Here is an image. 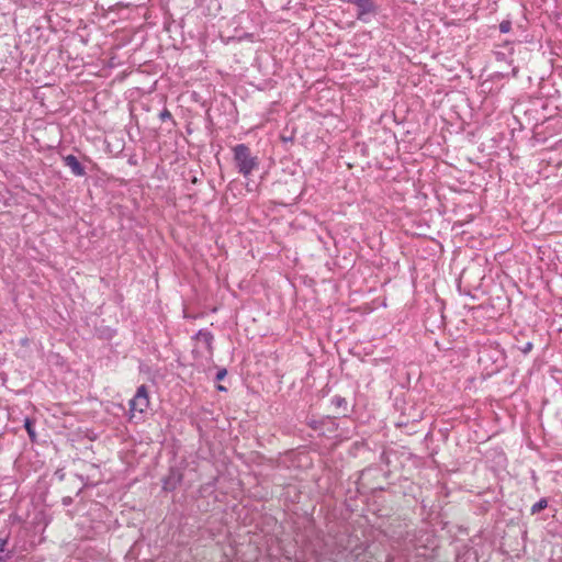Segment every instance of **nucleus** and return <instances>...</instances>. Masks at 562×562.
<instances>
[{"instance_id":"10","label":"nucleus","mask_w":562,"mask_h":562,"mask_svg":"<svg viewBox=\"0 0 562 562\" xmlns=\"http://www.w3.org/2000/svg\"><path fill=\"white\" fill-rule=\"evenodd\" d=\"M159 119L161 121H170L172 123V125H176V122L172 117L171 112L166 108L159 113Z\"/></svg>"},{"instance_id":"15","label":"nucleus","mask_w":562,"mask_h":562,"mask_svg":"<svg viewBox=\"0 0 562 562\" xmlns=\"http://www.w3.org/2000/svg\"><path fill=\"white\" fill-rule=\"evenodd\" d=\"M165 488H169V480L165 481Z\"/></svg>"},{"instance_id":"5","label":"nucleus","mask_w":562,"mask_h":562,"mask_svg":"<svg viewBox=\"0 0 562 562\" xmlns=\"http://www.w3.org/2000/svg\"><path fill=\"white\" fill-rule=\"evenodd\" d=\"M65 166L69 167L71 172L77 177L86 176V169L74 155H67L63 158Z\"/></svg>"},{"instance_id":"11","label":"nucleus","mask_w":562,"mask_h":562,"mask_svg":"<svg viewBox=\"0 0 562 562\" xmlns=\"http://www.w3.org/2000/svg\"><path fill=\"white\" fill-rule=\"evenodd\" d=\"M512 29V22L509 20H504L499 23L501 33H508Z\"/></svg>"},{"instance_id":"3","label":"nucleus","mask_w":562,"mask_h":562,"mask_svg":"<svg viewBox=\"0 0 562 562\" xmlns=\"http://www.w3.org/2000/svg\"><path fill=\"white\" fill-rule=\"evenodd\" d=\"M213 334L206 329H200L194 336L192 355L196 361L211 360L213 357Z\"/></svg>"},{"instance_id":"6","label":"nucleus","mask_w":562,"mask_h":562,"mask_svg":"<svg viewBox=\"0 0 562 562\" xmlns=\"http://www.w3.org/2000/svg\"><path fill=\"white\" fill-rule=\"evenodd\" d=\"M358 8V18L374 11L373 0H350Z\"/></svg>"},{"instance_id":"13","label":"nucleus","mask_w":562,"mask_h":562,"mask_svg":"<svg viewBox=\"0 0 562 562\" xmlns=\"http://www.w3.org/2000/svg\"><path fill=\"white\" fill-rule=\"evenodd\" d=\"M532 348H533L532 342H531V341H528V342H526L525 345H522L521 347H519V350H520L522 353L527 355V353H529V352L532 350Z\"/></svg>"},{"instance_id":"12","label":"nucleus","mask_w":562,"mask_h":562,"mask_svg":"<svg viewBox=\"0 0 562 562\" xmlns=\"http://www.w3.org/2000/svg\"><path fill=\"white\" fill-rule=\"evenodd\" d=\"M227 374V370L225 368L217 369V372L214 376V381H222Z\"/></svg>"},{"instance_id":"8","label":"nucleus","mask_w":562,"mask_h":562,"mask_svg":"<svg viewBox=\"0 0 562 562\" xmlns=\"http://www.w3.org/2000/svg\"><path fill=\"white\" fill-rule=\"evenodd\" d=\"M7 543V539L0 538V562H7L11 558L10 553H4Z\"/></svg>"},{"instance_id":"2","label":"nucleus","mask_w":562,"mask_h":562,"mask_svg":"<svg viewBox=\"0 0 562 562\" xmlns=\"http://www.w3.org/2000/svg\"><path fill=\"white\" fill-rule=\"evenodd\" d=\"M234 162L239 173L245 178L249 177L251 172L258 168L259 160L256 156L251 155L249 147L245 144H238L233 147Z\"/></svg>"},{"instance_id":"4","label":"nucleus","mask_w":562,"mask_h":562,"mask_svg":"<svg viewBox=\"0 0 562 562\" xmlns=\"http://www.w3.org/2000/svg\"><path fill=\"white\" fill-rule=\"evenodd\" d=\"M149 406V397L147 389H137L136 394L130 401V408L132 413H144Z\"/></svg>"},{"instance_id":"14","label":"nucleus","mask_w":562,"mask_h":562,"mask_svg":"<svg viewBox=\"0 0 562 562\" xmlns=\"http://www.w3.org/2000/svg\"><path fill=\"white\" fill-rule=\"evenodd\" d=\"M333 402H334V404H335L337 407H341V406L346 407V405H347L346 400H345V398H342V397H335V398L333 400Z\"/></svg>"},{"instance_id":"9","label":"nucleus","mask_w":562,"mask_h":562,"mask_svg":"<svg viewBox=\"0 0 562 562\" xmlns=\"http://www.w3.org/2000/svg\"><path fill=\"white\" fill-rule=\"evenodd\" d=\"M548 501L546 498H540L537 503H535L531 507V514H537L547 508Z\"/></svg>"},{"instance_id":"1","label":"nucleus","mask_w":562,"mask_h":562,"mask_svg":"<svg viewBox=\"0 0 562 562\" xmlns=\"http://www.w3.org/2000/svg\"><path fill=\"white\" fill-rule=\"evenodd\" d=\"M477 362L491 375L499 370L504 362V355L494 344L483 345L477 351Z\"/></svg>"},{"instance_id":"7","label":"nucleus","mask_w":562,"mask_h":562,"mask_svg":"<svg viewBox=\"0 0 562 562\" xmlns=\"http://www.w3.org/2000/svg\"><path fill=\"white\" fill-rule=\"evenodd\" d=\"M24 428H25L31 441H35L36 434L34 430V423L30 418H25Z\"/></svg>"}]
</instances>
